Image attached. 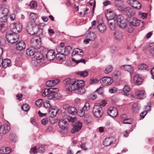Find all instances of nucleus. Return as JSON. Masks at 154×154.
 Returning <instances> with one entry per match:
<instances>
[{"label":"nucleus","instance_id":"f257e3e1","mask_svg":"<svg viewBox=\"0 0 154 154\" xmlns=\"http://www.w3.org/2000/svg\"><path fill=\"white\" fill-rule=\"evenodd\" d=\"M66 91L69 93L72 91L77 90V93L82 94L85 93V90L82 87L84 86V82L82 80L75 81L74 79L69 78L63 81Z\"/></svg>","mask_w":154,"mask_h":154},{"label":"nucleus","instance_id":"f03ea898","mask_svg":"<svg viewBox=\"0 0 154 154\" xmlns=\"http://www.w3.org/2000/svg\"><path fill=\"white\" fill-rule=\"evenodd\" d=\"M44 23H40L36 25L33 22L29 24L26 27V29L29 34L31 35L36 34L38 32L42 31V29L40 27L41 26H44Z\"/></svg>","mask_w":154,"mask_h":154},{"label":"nucleus","instance_id":"7ed1b4c3","mask_svg":"<svg viewBox=\"0 0 154 154\" xmlns=\"http://www.w3.org/2000/svg\"><path fill=\"white\" fill-rule=\"evenodd\" d=\"M92 111L94 116L97 118L100 117L103 114V111L101 107L97 103L95 104L94 105Z\"/></svg>","mask_w":154,"mask_h":154},{"label":"nucleus","instance_id":"20e7f679","mask_svg":"<svg viewBox=\"0 0 154 154\" xmlns=\"http://www.w3.org/2000/svg\"><path fill=\"white\" fill-rule=\"evenodd\" d=\"M41 45V40L40 36L35 35L34 36L31 40V45L34 48H39Z\"/></svg>","mask_w":154,"mask_h":154},{"label":"nucleus","instance_id":"39448f33","mask_svg":"<svg viewBox=\"0 0 154 154\" xmlns=\"http://www.w3.org/2000/svg\"><path fill=\"white\" fill-rule=\"evenodd\" d=\"M11 29L12 32L17 34L21 31L22 28V24L20 23H13L10 25Z\"/></svg>","mask_w":154,"mask_h":154},{"label":"nucleus","instance_id":"423d86ee","mask_svg":"<svg viewBox=\"0 0 154 154\" xmlns=\"http://www.w3.org/2000/svg\"><path fill=\"white\" fill-rule=\"evenodd\" d=\"M6 36L7 41L12 44L17 42L19 40L18 36L16 34H8Z\"/></svg>","mask_w":154,"mask_h":154},{"label":"nucleus","instance_id":"0eeeda50","mask_svg":"<svg viewBox=\"0 0 154 154\" xmlns=\"http://www.w3.org/2000/svg\"><path fill=\"white\" fill-rule=\"evenodd\" d=\"M117 18V16H116L114 20H108V24L109 27L112 30H115L116 26L119 24L118 20Z\"/></svg>","mask_w":154,"mask_h":154},{"label":"nucleus","instance_id":"6e6552de","mask_svg":"<svg viewBox=\"0 0 154 154\" xmlns=\"http://www.w3.org/2000/svg\"><path fill=\"white\" fill-rule=\"evenodd\" d=\"M128 3L132 7L137 9H140L141 8V4L137 0H128Z\"/></svg>","mask_w":154,"mask_h":154},{"label":"nucleus","instance_id":"1a4fd4ad","mask_svg":"<svg viewBox=\"0 0 154 154\" xmlns=\"http://www.w3.org/2000/svg\"><path fill=\"white\" fill-rule=\"evenodd\" d=\"M117 18L118 20L119 27L121 28H125L126 26L125 23V20L124 18V17L122 15H119L117 16Z\"/></svg>","mask_w":154,"mask_h":154},{"label":"nucleus","instance_id":"9d476101","mask_svg":"<svg viewBox=\"0 0 154 154\" xmlns=\"http://www.w3.org/2000/svg\"><path fill=\"white\" fill-rule=\"evenodd\" d=\"M112 82V79L110 77H104L100 80V82L104 86L110 85Z\"/></svg>","mask_w":154,"mask_h":154},{"label":"nucleus","instance_id":"9b49d317","mask_svg":"<svg viewBox=\"0 0 154 154\" xmlns=\"http://www.w3.org/2000/svg\"><path fill=\"white\" fill-rule=\"evenodd\" d=\"M82 127V124L81 122L78 121L74 125L73 128L71 130L72 133H74L80 130Z\"/></svg>","mask_w":154,"mask_h":154},{"label":"nucleus","instance_id":"f8f14e48","mask_svg":"<svg viewBox=\"0 0 154 154\" xmlns=\"http://www.w3.org/2000/svg\"><path fill=\"white\" fill-rule=\"evenodd\" d=\"M107 113L109 115L112 117H116L118 114L117 109L113 107H110L108 110Z\"/></svg>","mask_w":154,"mask_h":154},{"label":"nucleus","instance_id":"ddd939ff","mask_svg":"<svg viewBox=\"0 0 154 154\" xmlns=\"http://www.w3.org/2000/svg\"><path fill=\"white\" fill-rule=\"evenodd\" d=\"M124 14L128 16L134 15L135 14V11L133 8L128 7L124 8L123 10Z\"/></svg>","mask_w":154,"mask_h":154},{"label":"nucleus","instance_id":"4468645a","mask_svg":"<svg viewBox=\"0 0 154 154\" xmlns=\"http://www.w3.org/2000/svg\"><path fill=\"white\" fill-rule=\"evenodd\" d=\"M58 125L60 128L63 130H66L68 127V123L65 120H60Z\"/></svg>","mask_w":154,"mask_h":154},{"label":"nucleus","instance_id":"2eb2a0df","mask_svg":"<svg viewBox=\"0 0 154 154\" xmlns=\"http://www.w3.org/2000/svg\"><path fill=\"white\" fill-rule=\"evenodd\" d=\"M55 57V52L54 50H50L47 53L46 58L49 61L53 60Z\"/></svg>","mask_w":154,"mask_h":154},{"label":"nucleus","instance_id":"dca6fc26","mask_svg":"<svg viewBox=\"0 0 154 154\" xmlns=\"http://www.w3.org/2000/svg\"><path fill=\"white\" fill-rule=\"evenodd\" d=\"M120 69L122 70H127L129 72L130 75H131L134 71L133 68L131 65H125L121 66L120 67Z\"/></svg>","mask_w":154,"mask_h":154},{"label":"nucleus","instance_id":"f3484780","mask_svg":"<svg viewBox=\"0 0 154 154\" xmlns=\"http://www.w3.org/2000/svg\"><path fill=\"white\" fill-rule=\"evenodd\" d=\"M10 127L7 125H1L0 133L1 134H5L8 133L10 130Z\"/></svg>","mask_w":154,"mask_h":154},{"label":"nucleus","instance_id":"a211bd4d","mask_svg":"<svg viewBox=\"0 0 154 154\" xmlns=\"http://www.w3.org/2000/svg\"><path fill=\"white\" fill-rule=\"evenodd\" d=\"M61 95L60 94L58 93H52V92L48 96V98L50 100H57L59 99Z\"/></svg>","mask_w":154,"mask_h":154},{"label":"nucleus","instance_id":"6ab92c4d","mask_svg":"<svg viewBox=\"0 0 154 154\" xmlns=\"http://www.w3.org/2000/svg\"><path fill=\"white\" fill-rule=\"evenodd\" d=\"M60 81L58 79H56L53 80H49L46 82V84L48 87H54Z\"/></svg>","mask_w":154,"mask_h":154},{"label":"nucleus","instance_id":"aec40b11","mask_svg":"<svg viewBox=\"0 0 154 154\" xmlns=\"http://www.w3.org/2000/svg\"><path fill=\"white\" fill-rule=\"evenodd\" d=\"M114 36L116 40L119 41L122 38V33L121 31H116L114 32Z\"/></svg>","mask_w":154,"mask_h":154},{"label":"nucleus","instance_id":"412c9836","mask_svg":"<svg viewBox=\"0 0 154 154\" xmlns=\"http://www.w3.org/2000/svg\"><path fill=\"white\" fill-rule=\"evenodd\" d=\"M11 149L8 147H2L0 148V153L2 154H8L11 152Z\"/></svg>","mask_w":154,"mask_h":154},{"label":"nucleus","instance_id":"4be33fe9","mask_svg":"<svg viewBox=\"0 0 154 154\" xmlns=\"http://www.w3.org/2000/svg\"><path fill=\"white\" fill-rule=\"evenodd\" d=\"M54 89H45L43 90L42 91V95L43 97H45L48 96V97L50 95L51 93L54 91H53Z\"/></svg>","mask_w":154,"mask_h":154},{"label":"nucleus","instance_id":"5701e85b","mask_svg":"<svg viewBox=\"0 0 154 154\" xmlns=\"http://www.w3.org/2000/svg\"><path fill=\"white\" fill-rule=\"evenodd\" d=\"M97 28L100 32L103 33L106 31V26L104 23H101L97 26Z\"/></svg>","mask_w":154,"mask_h":154},{"label":"nucleus","instance_id":"b1692460","mask_svg":"<svg viewBox=\"0 0 154 154\" xmlns=\"http://www.w3.org/2000/svg\"><path fill=\"white\" fill-rule=\"evenodd\" d=\"M26 47V44L23 41L20 42L16 45L17 49L19 51H21L24 49Z\"/></svg>","mask_w":154,"mask_h":154},{"label":"nucleus","instance_id":"393cba45","mask_svg":"<svg viewBox=\"0 0 154 154\" xmlns=\"http://www.w3.org/2000/svg\"><path fill=\"white\" fill-rule=\"evenodd\" d=\"M134 82L136 84H140L143 82V79L142 78L140 77L139 75H135L133 78Z\"/></svg>","mask_w":154,"mask_h":154},{"label":"nucleus","instance_id":"a878e982","mask_svg":"<svg viewBox=\"0 0 154 154\" xmlns=\"http://www.w3.org/2000/svg\"><path fill=\"white\" fill-rule=\"evenodd\" d=\"M130 23L134 26H138L140 24V20L136 17H133L131 19Z\"/></svg>","mask_w":154,"mask_h":154},{"label":"nucleus","instance_id":"bb28decb","mask_svg":"<svg viewBox=\"0 0 154 154\" xmlns=\"http://www.w3.org/2000/svg\"><path fill=\"white\" fill-rule=\"evenodd\" d=\"M58 112L57 109H50L48 110V115L52 118H53L56 115Z\"/></svg>","mask_w":154,"mask_h":154},{"label":"nucleus","instance_id":"cd10ccee","mask_svg":"<svg viewBox=\"0 0 154 154\" xmlns=\"http://www.w3.org/2000/svg\"><path fill=\"white\" fill-rule=\"evenodd\" d=\"M113 138L112 137H109L105 139L103 141V145L105 146H108L112 143Z\"/></svg>","mask_w":154,"mask_h":154},{"label":"nucleus","instance_id":"c85d7f7f","mask_svg":"<svg viewBox=\"0 0 154 154\" xmlns=\"http://www.w3.org/2000/svg\"><path fill=\"white\" fill-rule=\"evenodd\" d=\"M67 111L69 114L73 115L77 113V110L74 107L71 106L68 107Z\"/></svg>","mask_w":154,"mask_h":154},{"label":"nucleus","instance_id":"c756f323","mask_svg":"<svg viewBox=\"0 0 154 154\" xmlns=\"http://www.w3.org/2000/svg\"><path fill=\"white\" fill-rule=\"evenodd\" d=\"M65 55L62 53L58 52L56 55V57L58 60L63 61L66 58Z\"/></svg>","mask_w":154,"mask_h":154},{"label":"nucleus","instance_id":"7c9ffc66","mask_svg":"<svg viewBox=\"0 0 154 154\" xmlns=\"http://www.w3.org/2000/svg\"><path fill=\"white\" fill-rule=\"evenodd\" d=\"M11 60L9 59H5L3 60L2 66L3 68H6L10 66Z\"/></svg>","mask_w":154,"mask_h":154},{"label":"nucleus","instance_id":"2f4dec72","mask_svg":"<svg viewBox=\"0 0 154 154\" xmlns=\"http://www.w3.org/2000/svg\"><path fill=\"white\" fill-rule=\"evenodd\" d=\"M35 49L31 47L26 50V54L29 56H33L35 53Z\"/></svg>","mask_w":154,"mask_h":154},{"label":"nucleus","instance_id":"473e14b6","mask_svg":"<svg viewBox=\"0 0 154 154\" xmlns=\"http://www.w3.org/2000/svg\"><path fill=\"white\" fill-rule=\"evenodd\" d=\"M106 16L108 20H114V18L116 17V15L114 13H106Z\"/></svg>","mask_w":154,"mask_h":154},{"label":"nucleus","instance_id":"72a5a7b5","mask_svg":"<svg viewBox=\"0 0 154 154\" xmlns=\"http://www.w3.org/2000/svg\"><path fill=\"white\" fill-rule=\"evenodd\" d=\"M138 69L140 71H147L149 70V68L146 64H142L139 65Z\"/></svg>","mask_w":154,"mask_h":154},{"label":"nucleus","instance_id":"f704fd0d","mask_svg":"<svg viewBox=\"0 0 154 154\" xmlns=\"http://www.w3.org/2000/svg\"><path fill=\"white\" fill-rule=\"evenodd\" d=\"M145 92L144 91H139L136 92V95L139 99H141L143 98Z\"/></svg>","mask_w":154,"mask_h":154},{"label":"nucleus","instance_id":"c9c22d12","mask_svg":"<svg viewBox=\"0 0 154 154\" xmlns=\"http://www.w3.org/2000/svg\"><path fill=\"white\" fill-rule=\"evenodd\" d=\"M76 54L83 56L84 55V53L82 50L76 49V50L73 51L72 54V56H73Z\"/></svg>","mask_w":154,"mask_h":154},{"label":"nucleus","instance_id":"e433bc0d","mask_svg":"<svg viewBox=\"0 0 154 154\" xmlns=\"http://www.w3.org/2000/svg\"><path fill=\"white\" fill-rule=\"evenodd\" d=\"M87 37L91 41H93L96 38V35L94 32H91L88 34Z\"/></svg>","mask_w":154,"mask_h":154},{"label":"nucleus","instance_id":"4c0bfd02","mask_svg":"<svg viewBox=\"0 0 154 154\" xmlns=\"http://www.w3.org/2000/svg\"><path fill=\"white\" fill-rule=\"evenodd\" d=\"M131 90L130 87L127 85H125L123 89V91L125 95L127 96L129 94L128 93Z\"/></svg>","mask_w":154,"mask_h":154},{"label":"nucleus","instance_id":"58836bf2","mask_svg":"<svg viewBox=\"0 0 154 154\" xmlns=\"http://www.w3.org/2000/svg\"><path fill=\"white\" fill-rule=\"evenodd\" d=\"M72 49V47L70 46H68L66 47L64 49V54L66 55H68L70 53V51Z\"/></svg>","mask_w":154,"mask_h":154},{"label":"nucleus","instance_id":"ea45409f","mask_svg":"<svg viewBox=\"0 0 154 154\" xmlns=\"http://www.w3.org/2000/svg\"><path fill=\"white\" fill-rule=\"evenodd\" d=\"M38 17V15L37 14L32 13L29 16L30 19L31 21L34 22L37 19Z\"/></svg>","mask_w":154,"mask_h":154},{"label":"nucleus","instance_id":"a19ab883","mask_svg":"<svg viewBox=\"0 0 154 154\" xmlns=\"http://www.w3.org/2000/svg\"><path fill=\"white\" fill-rule=\"evenodd\" d=\"M113 67L111 65H109L107 66L104 71V72L106 74L110 73L112 71Z\"/></svg>","mask_w":154,"mask_h":154},{"label":"nucleus","instance_id":"79ce46f5","mask_svg":"<svg viewBox=\"0 0 154 154\" xmlns=\"http://www.w3.org/2000/svg\"><path fill=\"white\" fill-rule=\"evenodd\" d=\"M77 74L80 75L81 76L86 77L88 74V72L86 70L83 71H79L77 72Z\"/></svg>","mask_w":154,"mask_h":154},{"label":"nucleus","instance_id":"37998d69","mask_svg":"<svg viewBox=\"0 0 154 154\" xmlns=\"http://www.w3.org/2000/svg\"><path fill=\"white\" fill-rule=\"evenodd\" d=\"M140 108V106H138V104L137 103H134L133 105L132 110L134 112H138Z\"/></svg>","mask_w":154,"mask_h":154},{"label":"nucleus","instance_id":"c03bdc74","mask_svg":"<svg viewBox=\"0 0 154 154\" xmlns=\"http://www.w3.org/2000/svg\"><path fill=\"white\" fill-rule=\"evenodd\" d=\"M149 53L152 56H154V43L150 44L149 48Z\"/></svg>","mask_w":154,"mask_h":154},{"label":"nucleus","instance_id":"a18cd8bd","mask_svg":"<svg viewBox=\"0 0 154 154\" xmlns=\"http://www.w3.org/2000/svg\"><path fill=\"white\" fill-rule=\"evenodd\" d=\"M115 6L119 10L123 12V10L124 8V5L123 4L118 3L115 5Z\"/></svg>","mask_w":154,"mask_h":154},{"label":"nucleus","instance_id":"49530a36","mask_svg":"<svg viewBox=\"0 0 154 154\" xmlns=\"http://www.w3.org/2000/svg\"><path fill=\"white\" fill-rule=\"evenodd\" d=\"M91 117L89 114H86L84 118V120L87 123H89L91 122Z\"/></svg>","mask_w":154,"mask_h":154},{"label":"nucleus","instance_id":"de8ad7c7","mask_svg":"<svg viewBox=\"0 0 154 154\" xmlns=\"http://www.w3.org/2000/svg\"><path fill=\"white\" fill-rule=\"evenodd\" d=\"M147 14H146L141 11L139 12V17L142 19H144L147 18Z\"/></svg>","mask_w":154,"mask_h":154},{"label":"nucleus","instance_id":"09e8293b","mask_svg":"<svg viewBox=\"0 0 154 154\" xmlns=\"http://www.w3.org/2000/svg\"><path fill=\"white\" fill-rule=\"evenodd\" d=\"M21 109L25 111H27L29 110V106L28 104H24L22 106Z\"/></svg>","mask_w":154,"mask_h":154},{"label":"nucleus","instance_id":"8fccbe9b","mask_svg":"<svg viewBox=\"0 0 154 154\" xmlns=\"http://www.w3.org/2000/svg\"><path fill=\"white\" fill-rule=\"evenodd\" d=\"M123 123L126 124H131L133 122V120L131 119L128 118L125 120L124 121H123Z\"/></svg>","mask_w":154,"mask_h":154},{"label":"nucleus","instance_id":"3c124183","mask_svg":"<svg viewBox=\"0 0 154 154\" xmlns=\"http://www.w3.org/2000/svg\"><path fill=\"white\" fill-rule=\"evenodd\" d=\"M8 12L9 11L8 8H4L2 10V14L3 15V16L7 17Z\"/></svg>","mask_w":154,"mask_h":154},{"label":"nucleus","instance_id":"603ef678","mask_svg":"<svg viewBox=\"0 0 154 154\" xmlns=\"http://www.w3.org/2000/svg\"><path fill=\"white\" fill-rule=\"evenodd\" d=\"M78 114L79 116L80 117L83 116L85 114V110L82 108L79 111Z\"/></svg>","mask_w":154,"mask_h":154},{"label":"nucleus","instance_id":"864d4df0","mask_svg":"<svg viewBox=\"0 0 154 154\" xmlns=\"http://www.w3.org/2000/svg\"><path fill=\"white\" fill-rule=\"evenodd\" d=\"M90 108V105L89 103H86L84 106L82 108L83 109H84L85 111H87Z\"/></svg>","mask_w":154,"mask_h":154},{"label":"nucleus","instance_id":"5fc2aeb1","mask_svg":"<svg viewBox=\"0 0 154 154\" xmlns=\"http://www.w3.org/2000/svg\"><path fill=\"white\" fill-rule=\"evenodd\" d=\"M43 105L44 107L45 108H49V109L50 108L51 105L49 103V101H46L43 103Z\"/></svg>","mask_w":154,"mask_h":154},{"label":"nucleus","instance_id":"6e6d98bb","mask_svg":"<svg viewBox=\"0 0 154 154\" xmlns=\"http://www.w3.org/2000/svg\"><path fill=\"white\" fill-rule=\"evenodd\" d=\"M37 3L36 1H33L31 2L30 3V6L31 8H34L37 6Z\"/></svg>","mask_w":154,"mask_h":154},{"label":"nucleus","instance_id":"4d7b16f0","mask_svg":"<svg viewBox=\"0 0 154 154\" xmlns=\"http://www.w3.org/2000/svg\"><path fill=\"white\" fill-rule=\"evenodd\" d=\"M42 103V100L39 99L38 100L36 101L35 104L37 106L40 107L41 106Z\"/></svg>","mask_w":154,"mask_h":154},{"label":"nucleus","instance_id":"13d9d810","mask_svg":"<svg viewBox=\"0 0 154 154\" xmlns=\"http://www.w3.org/2000/svg\"><path fill=\"white\" fill-rule=\"evenodd\" d=\"M7 17L2 15L0 17V22H5L7 21Z\"/></svg>","mask_w":154,"mask_h":154},{"label":"nucleus","instance_id":"bf43d9fd","mask_svg":"<svg viewBox=\"0 0 154 154\" xmlns=\"http://www.w3.org/2000/svg\"><path fill=\"white\" fill-rule=\"evenodd\" d=\"M98 81L96 79H91L89 82V84L91 85H94L97 83Z\"/></svg>","mask_w":154,"mask_h":154},{"label":"nucleus","instance_id":"052dcab7","mask_svg":"<svg viewBox=\"0 0 154 154\" xmlns=\"http://www.w3.org/2000/svg\"><path fill=\"white\" fill-rule=\"evenodd\" d=\"M72 60L73 61H74L76 64H78V63H85V60L84 59H82L77 60H74L73 59H72Z\"/></svg>","mask_w":154,"mask_h":154},{"label":"nucleus","instance_id":"680f3d73","mask_svg":"<svg viewBox=\"0 0 154 154\" xmlns=\"http://www.w3.org/2000/svg\"><path fill=\"white\" fill-rule=\"evenodd\" d=\"M95 92L98 93L100 94H102L103 93V91L102 88L100 87L97 89Z\"/></svg>","mask_w":154,"mask_h":154},{"label":"nucleus","instance_id":"e2e57ef3","mask_svg":"<svg viewBox=\"0 0 154 154\" xmlns=\"http://www.w3.org/2000/svg\"><path fill=\"white\" fill-rule=\"evenodd\" d=\"M45 151L44 146L43 145H42L38 149V152L42 153L44 152Z\"/></svg>","mask_w":154,"mask_h":154},{"label":"nucleus","instance_id":"0e129e2a","mask_svg":"<svg viewBox=\"0 0 154 154\" xmlns=\"http://www.w3.org/2000/svg\"><path fill=\"white\" fill-rule=\"evenodd\" d=\"M37 148L36 147H33L31 148V150L29 151V152L31 154H32L33 152L34 154H35L37 153V151H36Z\"/></svg>","mask_w":154,"mask_h":154},{"label":"nucleus","instance_id":"69168bd1","mask_svg":"<svg viewBox=\"0 0 154 154\" xmlns=\"http://www.w3.org/2000/svg\"><path fill=\"white\" fill-rule=\"evenodd\" d=\"M64 46V43H61L59 46L57 47V51L58 52L60 53L61 52L60 51H59V49L61 48H63V46Z\"/></svg>","mask_w":154,"mask_h":154},{"label":"nucleus","instance_id":"338daca9","mask_svg":"<svg viewBox=\"0 0 154 154\" xmlns=\"http://www.w3.org/2000/svg\"><path fill=\"white\" fill-rule=\"evenodd\" d=\"M151 106V104L149 103H147V106H146L145 107V109L146 112L148 111L150 109V107Z\"/></svg>","mask_w":154,"mask_h":154},{"label":"nucleus","instance_id":"774afa93","mask_svg":"<svg viewBox=\"0 0 154 154\" xmlns=\"http://www.w3.org/2000/svg\"><path fill=\"white\" fill-rule=\"evenodd\" d=\"M106 103V101L105 100H103L100 102L99 104H98L100 106V107H101L102 108V107L104 106Z\"/></svg>","mask_w":154,"mask_h":154}]
</instances>
